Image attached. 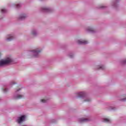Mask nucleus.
<instances>
[{
  "label": "nucleus",
  "mask_w": 126,
  "mask_h": 126,
  "mask_svg": "<svg viewBox=\"0 0 126 126\" xmlns=\"http://www.w3.org/2000/svg\"><path fill=\"white\" fill-rule=\"evenodd\" d=\"M12 62H13V60H12V59L10 58H7L6 60L4 61H0V66H3V65L12 63Z\"/></svg>",
  "instance_id": "nucleus-1"
},
{
  "label": "nucleus",
  "mask_w": 126,
  "mask_h": 126,
  "mask_svg": "<svg viewBox=\"0 0 126 126\" xmlns=\"http://www.w3.org/2000/svg\"><path fill=\"white\" fill-rule=\"evenodd\" d=\"M40 52H41V50H39L38 49L32 50V53L33 55V57L34 58H38V57H39V53H40Z\"/></svg>",
  "instance_id": "nucleus-2"
},
{
  "label": "nucleus",
  "mask_w": 126,
  "mask_h": 126,
  "mask_svg": "<svg viewBox=\"0 0 126 126\" xmlns=\"http://www.w3.org/2000/svg\"><path fill=\"white\" fill-rule=\"evenodd\" d=\"M41 11H42V12H51L52 9L47 7H44L41 8Z\"/></svg>",
  "instance_id": "nucleus-3"
},
{
  "label": "nucleus",
  "mask_w": 126,
  "mask_h": 126,
  "mask_svg": "<svg viewBox=\"0 0 126 126\" xmlns=\"http://www.w3.org/2000/svg\"><path fill=\"white\" fill-rule=\"evenodd\" d=\"M77 43L79 45H86V44H88V41L86 40H79L77 41Z\"/></svg>",
  "instance_id": "nucleus-4"
},
{
  "label": "nucleus",
  "mask_w": 126,
  "mask_h": 126,
  "mask_svg": "<svg viewBox=\"0 0 126 126\" xmlns=\"http://www.w3.org/2000/svg\"><path fill=\"white\" fill-rule=\"evenodd\" d=\"M79 123H87V122H89V119L86 118H80L78 120Z\"/></svg>",
  "instance_id": "nucleus-5"
},
{
  "label": "nucleus",
  "mask_w": 126,
  "mask_h": 126,
  "mask_svg": "<svg viewBox=\"0 0 126 126\" xmlns=\"http://www.w3.org/2000/svg\"><path fill=\"white\" fill-rule=\"evenodd\" d=\"M24 120H25V116L23 115L18 119L17 122L18 124H20L21 123H22Z\"/></svg>",
  "instance_id": "nucleus-6"
},
{
  "label": "nucleus",
  "mask_w": 126,
  "mask_h": 126,
  "mask_svg": "<svg viewBox=\"0 0 126 126\" xmlns=\"http://www.w3.org/2000/svg\"><path fill=\"white\" fill-rule=\"evenodd\" d=\"M14 38V36H13V35L11 34H8L7 36V38L6 40L8 42H9L12 40H13Z\"/></svg>",
  "instance_id": "nucleus-7"
},
{
  "label": "nucleus",
  "mask_w": 126,
  "mask_h": 126,
  "mask_svg": "<svg viewBox=\"0 0 126 126\" xmlns=\"http://www.w3.org/2000/svg\"><path fill=\"white\" fill-rule=\"evenodd\" d=\"M77 94L79 98H83V97L85 96V93L84 92L77 93Z\"/></svg>",
  "instance_id": "nucleus-8"
},
{
  "label": "nucleus",
  "mask_w": 126,
  "mask_h": 126,
  "mask_svg": "<svg viewBox=\"0 0 126 126\" xmlns=\"http://www.w3.org/2000/svg\"><path fill=\"white\" fill-rule=\"evenodd\" d=\"M24 96L23 95L21 94H17V95H15L14 98L15 99H21L22 98H23Z\"/></svg>",
  "instance_id": "nucleus-9"
},
{
  "label": "nucleus",
  "mask_w": 126,
  "mask_h": 126,
  "mask_svg": "<svg viewBox=\"0 0 126 126\" xmlns=\"http://www.w3.org/2000/svg\"><path fill=\"white\" fill-rule=\"evenodd\" d=\"M26 17H27V16H26V15H21L19 18V20H23L25 18H26Z\"/></svg>",
  "instance_id": "nucleus-10"
},
{
  "label": "nucleus",
  "mask_w": 126,
  "mask_h": 126,
  "mask_svg": "<svg viewBox=\"0 0 126 126\" xmlns=\"http://www.w3.org/2000/svg\"><path fill=\"white\" fill-rule=\"evenodd\" d=\"M87 31H88V32H92V33H94V30H93V29L91 27H89L87 29Z\"/></svg>",
  "instance_id": "nucleus-11"
},
{
  "label": "nucleus",
  "mask_w": 126,
  "mask_h": 126,
  "mask_svg": "<svg viewBox=\"0 0 126 126\" xmlns=\"http://www.w3.org/2000/svg\"><path fill=\"white\" fill-rule=\"evenodd\" d=\"M103 122L104 123H110L111 120H110L109 119H108L107 118H104V119H103Z\"/></svg>",
  "instance_id": "nucleus-12"
},
{
  "label": "nucleus",
  "mask_w": 126,
  "mask_h": 126,
  "mask_svg": "<svg viewBox=\"0 0 126 126\" xmlns=\"http://www.w3.org/2000/svg\"><path fill=\"white\" fill-rule=\"evenodd\" d=\"M32 34L33 36H36L37 35V32L35 30L32 31Z\"/></svg>",
  "instance_id": "nucleus-13"
},
{
  "label": "nucleus",
  "mask_w": 126,
  "mask_h": 126,
  "mask_svg": "<svg viewBox=\"0 0 126 126\" xmlns=\"http://www.w3.org/2000/svg\"><path fill=\"white\" fill-rule=\"evenodd\" d=\"M98 69H105V67L103 65L101 66H98Z\"/></svg>",
  "instance_id": "nucleus-14"
},
{
  "label": "nucleus",
  "mask_w": 126,
  "mask_h": 126,
  "mask_svg": "<svg viewBox=\"0 0 126 126\" xmlns=\"http://www.w3.org/2000/svg\"><path fill=\"white\" fill-rule=\"evenodd\" d=\"M91 101V99L89 98H86V99L84 100V102H90Z\"/></svg>",
  "instance_id": "nucleus-15"
},
{
  "label": "nucleus",
  "mask_w": 126,
  "mask_h": 126,
  "mask_svg": "<svg viewBox=\"0 0 126 126\" xmlns=\"http://www.w3.org/2000/svg\"><path fill=\"white\" fill-rule=\"evenodd\" d=\"M6 9H1V13H5V12H6Z\"/></svg>",
  "instance_id": "nucleus-16"
},
{
  "label": "nucleus",
  "mask_w": 126,
  "mask_h": 126,
  "mask_svg": "<svg viewBox=\"0 0 126 126\" xmlns=\"http://www.w3.org/2000/svg\"><path fill=\"white\" fill-rule=\"evenodd\" d=\"M16 6L17 8H19V7H20V6H21V4H17V5H16Z\"/></svg>",
  "instance_id": "nucleus-17"
},
{
  "label": "nucleus",
  "mask_w": 126,
  "mask_h": 126,
  "mask_svg": "<svg viewBox=\"0 0 126 126\" xmlns=\"http://www.w3.org/2000/svg\"><path fill=\"white\" fill-rule=\"evenodd\" d=\"M41 102H42V103H46V102H47V100L45 99H41Z\"/></svg>",
  "instance_id": "nucleus-18"
},
{
  "label": "nucleus",
  "mask_w": 126,
  "mask_h": 126,
  "mask_svg": "<svg viewBox=\"0 0 126 126\" xmlns=\"http://www.w3.org/2000/svg\"><path fill=\"white\" fill-rule=\"evenodd\" d=\"M123 64H126V60L122 61Z\"/></svg>",
  "instance_id": "nucleus-19"
},
{
  "label": "nucleus",
  "mask_w": 126,
  "mask_h": 126,
  "mask_svg": "<svg viewBox=\"0 0 126 126\" xmlns=\"http://www.w3.org/2000/svg\"><path fill=\"white\" fill-rule=\"evenodd\" d=\"M14 84H16V83H15L14 82H12L11 83V85H14Z\"/></svg>",
  "instance_id": "nucleus-20"
},
{
  "label": "nucleus",
  "mask_w": 126,
  "mask_h": 126,
  "mask_svg": "<svg viewBox=\"0 0 126 126\" xmlns=\"http://www.w3.org/2000/svg\"><path fill=\"white\" fill-rule=\"evenodd\" d=\"M3 91L4 93H5L7 91V89H3Z\"/></svg>",
  "instance_id": "nucleus-21"
},
{
  "label": "nucleus",
  "mask_w": 126,
  "mask_h": 126,
  "mask_svg": "<svg viewBox=\"0 0 126 126\" xmlns=\"http://www.w3.org/2000/svg\"><path fill=\"white\" fill-rule=\"evenodd\" d=\"M20 90H21V89H18V90H17L16 91V93H17V92H18V91H20Z\"/></svg>",
  "instance_id": "nucleus-22"
},
{
  "label": "nucleus",
  "mask_w": 126,
  "mask_h": 126,
  "mask_svg": "<svg viewBox=\"0 0 126 126\" xmlns=\"http://www.w3.org/2000/svg\"><path fill=\"white\" fill-rule=\"evenodd\" d=\"M69 58H73V55H69Z\"/></svg>",
  "instance_id": "nucleus-23"
},
{
  "label": "nucleus",
  "mask_w": 126,
  "mask_h": 126,
  "mask_svg": "<svg viewBox=\"0 0 126 126\" xmlns=\"http://www.w3.org/2000/svg\"><path fill=\"white\" fill-rule=\"evenodd\" d=\"M122 101H126V98H123V99H122Z\"/></svg>",
  "instance_id": "nucleus-24"
},
{
  "label": "nucleus",
  "mask_w": 126,
  "mask_h": 126,
  "mask_svg": "<svg viewBox=\"0 0 126 126\" xmlns=\"http://www.w3.org/2000/svg\"><path fill=\"white\" fill-rule=\"evenodd\" d=\"M100 8H104V6L100 7Z\"/></svg>",
  "instance_id": "nucleus-25"
}]
</instances>
